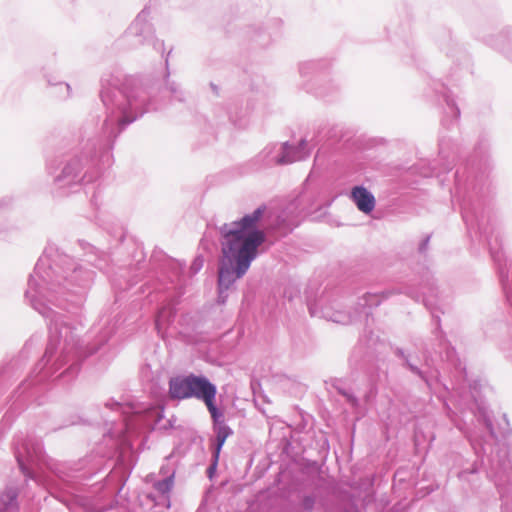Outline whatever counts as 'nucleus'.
<instances>
[{"label":"nucleus","instance_id":"obj_3","mask_svg":"<svg viewBox=\"0 0 512 512\" xmlns=\"http://www.w3.org/2000/svg\"><path fill=\"white\" fill-rule=\"evenodd\" d=\"M192 375L176 377L170 380L169 393L174 399L191 398Z\"/></svg>","mask_w":512,"mask_h":512},{"label":"nucleus","instance_id":"obj_7","mask_svg":"<svg viewBox=\"0 0 512 512\" xmlns=\"http://www.w3.org/2000/svg\"><path fill=\"white\" fill-rule=\"evenodd\" d=\"M205 405H206L208 411L210 412L214 423L215 424L218 423L220 413H219L218 409L216 408L215 399H210L209 401H207L205 403Z\"/></svg>","mask_w":512,"mask_h":512},{"label":"nucleus","instance_id":"obj_5","mask_svg":"<svg viewBox=\"0 0 512 512\" xmlns=\"http://www.w3.org/2000/svg\"><path fill=\"white\" fill-rule=\"evenodd\" d=\"M307 142L301 140L297 146H290L285 144L283 147V155L277 160L278 164H287L294 161H299L308 155Z\"/></svg>","mask_w":512,"mask_h":512},{"label":"nucleus","instance_id":"obj_4","mask_svg":"<svg viewBox=\"0 0 512 512\" xmlns=\"http://www.w3.org/2000/svg\"><path fill=\"white\" fill-rule=\"evenodd\" d=\"M354 204L359 211L369 215L376 206L375 196L366 188L354 186Z\"/></svg>","mask_w":512,"mask_h":512},{"label":"nucleus","instance_id":"obj_2","mask_svg":"<svg viewBox=\"0 0 512 512\" xmlns=\"http://www.w3.org/2000/svg\"><path fill=\"white\" fill-rule=\"evenodd\" d=\"M216 393V386L206 377L192 375L191 398H196L206 403L210 399H215Z\"/></svg>","mask_w":512,"mask_h":512},{"label":"nucleus","instance_id":"obj_1","mask_svg":"<svg viewBox=\"0 0 512 512\" xmlns=\"http://www.w3.org/2000/svg\"><path fill=\"white\" fill-rule=\"evenodd\" d=\"M265 212V207L257 208L252 214L244 216L233 228L223 235V259L219 268L218 285L220 294L241 278L257 257L258 248L265 241L263 231L257 224Z\"/></svg>","mask_w":512,"mask_h":512},{"label":"nucleus","instance_id":"obj_6","mask_svg":"<svg viewBox=\"0 0 512 512\" xmlns=\"http://www.w3.org/2000/svg\"><path fill=\"white\" fill-rule=\"evenodd\" d=\"M215 432H216L217 446L215 449L214 458H215V461H217L219 458L221 448L224 445L226 439L232 434V431L228 426H226L224 424H218L215 427Z\"/></svg>","mask_w":512,"mask_h":512}]
</instances>
